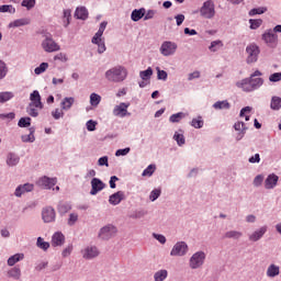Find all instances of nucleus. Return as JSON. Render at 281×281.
<instances>
[{
    "label": "nucleus",
    "instance_id": "nucleus-1",
    "mask_svg": "<svg viewBox=\"0 0 281 281\" xmlns=\"http://www.w3.org/2000/svg\"><path fill=\"white\" fill-rule=\"evenodd\" d=\"M128 71L123 66H115L105 71V78L109 82H124Z\"/></svg>",
    "mask_w": 281,
    "mask_h": 281
},
{
    "label": "nucleus",
    "instance_id": "nucleus-2",
    "mask_svg": "<svg viewBox=\"0 0 281 281\" xmlns=\"http://www.w3.org/2000/svg\"><path fill=\"white\" fill-rule=\"evenodd\" d=\"M246 54H247V58H246V63L248 65H251L254 63H258V56H260V47L257 44H249L246 47Z\"/></svg>",
    "mask_w": 281,
    "mask_h": 281
},
{
    "label": "nucleus",
    "instance_id": "nucleus-3",
    "mask_svg": "<svg viewBox=\"0 0 281 281\" xmlns=\"http://www.w3.org/2000/svg\"><path fill=\"white\" fill-rule=\"evenodd\" d=\"M200 14L204 19H214V14H216V11L214 9V2H212V0L205 1L200 9Z\"/></svg>",
    "mask_w": 281,
    "mask_h": 281
},
{
    "label": "nucleus",
    "instance_id": "nucleus-4",
    "mask_svg": "<svg viewBox=\"0 0 281 281\" xmlns=\"http://www.w3.org/2000/svg\"><path fill=\"white\" fill-rule=\"evenodd\" d=\"M262 41L268 47H271L272 49H274V47H278V34H276L273 30H267L262 34Z\"/></svg>",
    "mask_w": 281,
    "mask_h": 281
},
{
    "label": "nucleus",
    "instance_id": "nucleus-5",
    "mask_svg": "<svg viewBox=\"0 0 281 281\" xmlns=\"http://www.w3.org/2000/svg\"><path fill=\"white\" fill-rule=\"evenodd\" d=\"M203 262H205V252L198 251L190 258L189 265L191 269H199V267H203Z\"/></svg>",
    "mask_w": 281,
    "mask_h": 281
},
{
    "label": "nucleus",
    "instance_id": "nucleus-6",
    "mask_svg": "<svg viewBox=\"0 0 281 281\" xmlns=\"http://www.w3.org/2000/svg\"><path fill=\"white\" fill-rule=\"evenodd\" d=\"M117 234V228L113 225L103 226L99 232V238L102 240H109V238H113Z\"/></svg>",
    "mask_w": 281,
    "mask_h": 281
},
{
    "label": "nucleus",
    "instance_id": "nucleus-7",
    "mask_svg": "<svg viewBox=\"0 0 281 281\" xmlns=\"http://www.w3.org/2000/svg\"><path fill=\"white\" fill-rule=\"evenodd\" d=\"M177 43L175 42H164L160 46V54L162 56H172L177 52Z\"/></svg>",
    "mask_w": 281,
    "mask_h": 281
},
{
    "label": "nucleus",
    "instance_id": "nucleus-8",
    "mask_svg": "<svg viewBox=\"0 0 281 281\" xmlns=\"http://www.w3.org/2000/svg\"><path fill=\"white\" fill-rule=\"evenodd\" d=\"M42 47L44 52H47L48 54H52V52L60 50V46L57 43H55V41L52 37H46L42 42Z\"/></svg>",
    "mask_w": 281,
    "mask_h": 281
},
{
    "label": "nucleus",
    "instance_id": "nucleus-9",
    "mask_svg": "<svg viewBox=\"0 0 281 281\" xmlns=\"http://www.w3.org/2000/svg\"><path fill=\"white\" fill-rule=\"evenodd\" d=\"M57 182L58 180L56 178L44 176L37 181V186H40V188H44V190H52Z\"/></svg>",
    "mask_w": 281,
    "mask_h": 281
},
{
    "label": "nucleus",
    "instance_id": "nucleus-10",
    "mask_svg": "<svg viewBox=\"0 0 281 281\" xmlns=\"http://www.w3.org/2000/svg\"><path fill=\"white\" fill-rule=\"evenodd\" d=\"M186 254H188V244L179 241L171 249L170 256H186Z\"/></svg>",
    "mask_w": 281,
    "mask_h": 281
},
{
    "label": "nucleus",
    "instance_id": "nucleus-11",
    "mask_svg": "<svg viewBox=\"0 0 281 281\" xmlns=\"http://www.w3.org/2000/svg\"><path fill=\"white\" fill-rule=\"evenodd\" d=\"M42 218L44 223H54L56 221V211L52 206H47L42 211Z\"/></svg>",
    "mask_w": 281,
    "mask_h": 281
},
{
    "label": "nucleus",
    "instance_id": "nucleus-12",
    "mask_svg": "<svg viewBox=\"0 0 281 281\" xmlns=\"http://www.w3.org/2000/svg\"><path fill=\"white\" fill-rule=\"evenodd\" d=\"M131 106V103H120L119 105H115L113 109V115L116 117H126L128 113V108Z\"/></svg>",
    "mask_w": 281,
    "mask_h": 281
},
{
    "label": "nucleus",
    "instance_id": "nucleus-13",
    "mask_svg": "<svg viewBox=\"0 0 281 281\" xmlns=\"http://www.w3.org/2000/svg\"><path fill=\"white\" fill-rule=\"evenodd\" d=\"M82 258H85L86 260H91L93 258H98V256H100V251L98 250L97 247L90 246L85 248L82 251Z\"/></svg>",
    "mask_w": 281,
    "mask_h": 281
},
{
    "label": "nucleus",
    "instance_id": "nucleus-14",
    "mask_svg": "<svg viewBox=\"0 0 281 281\" xmlns=\"http://www.w3.org/2000/svg\"><path fill=\"white\" fill-rule=\"evenodd\" d=\"M31 102L29 103V106H36V109H43V101H41V93L38 90H34L30 94Z\"/></svg>",
    "mask_w": 281,
    "mask_h": 281
},
{
    "label": "nucleus",
    "instance_id": "nucleus-15",
    "mask_svg": "<svg viewBox=\"0 0 281 281\" xmlns=\"http://www.w3.org/2000/svg\"><path fill=\"white\" fill-rule=\"evenodd\" d=\"M91 186L92 189L90 191V194H92V196H94V194H98V192H101V190H104V188L106 187V184H104V182H102V180L98 178H93L91 180Z\"/></svg>",
    "mask_w": 281,
    "mask_h": 281
},
{
    "label": "nucleus",
    "instance_id": "nucleus-16",
    "mask_svg": "<svg viewBox=\"0 0 281 281\" xmlns=\"http://www.w3.org/2000/svg\"><path fill=\"white\" fill-rule=\"evenodd\" d=\"M258 76H262V72H260V70H256L250 76V79H249L251 85L255 87V89H260V87H262V85L265 83V80H262V78H260Z\"/></svg>",
    "mask_w": 281,
    "mask_h": 281
},
{
    "label": "nucleus",
    "instance_id": "nucleus-17",
    "mask_svg": "<svg viewBox=\"0 0 281 281\" xmlns=\"http://www.w3.org/2000/svg\"><path fill=\"white\" fill-rule=\"evenodd\" d=\"M278 179L279 177L277 175H269L265 181L266 190H273V188L278 186Z\"/></svg>",
    "mask_w": 281,
    "mask_h": 281
},
{
    "label": "nucleus",
    "instance_id": "nucleus-18",
    "mask_svg": "<svg viewBox=\"0 0 281 281\" xmlns=\"http://www.w3.org/2000/svg\"><path fill=\"white\" fill-rule=\"evenodd\" d=\"M265 234H267V226H262L261 228L255 231L249 236V240H251L252 243H258V240H260V238H262Z\"/></svg>",
    "mask_w": 281,
    "mask_h": 281
},
{
    "label": "nucleus",
    "instance_id": "nucleus-19",
    "mask_svg": "<svg viewBox=\"0 0 281 281\" xmlns=\"http://www.w3.org/2000/svg\"><path fill=\"white\" fill-rule=\"evenodd\" d=\"M122 201H124L123 191H117L116 193L112 194L109 199V203H111V205H120Z\"/></svg>",
    "mask_w": 281,
    "mask_h": 281
},
{
    "label": "nucleus",
    "instance_id": "nucleus-20",
    "mask_svg": "<svg viewBox=\"0 0 281 281\" xmlns=\"http://www.w3.org/2000/svg\"><path fill=\"white\" fill-rule=\"evenodd\" d=\"M34 190V184L26 183L24 186H19L15 189V196H22L25 192H32Z\"/></svg>",
    "mask_w": 281,
    "mask_h": 281
},
{
    "label": "nucleus",
    "instance_id": "nucleus-21",
    "mask_svg": "<svg viewBox=\"0 0 281 281\" xmlns=\"http://www.w3.org/2000/svg\"><path fill=\"white\" fill-rule=\"evenodd\" d=\"M65 244V235L63 233H55L52 237L53 247H60V245Z\"/></svg>",
    "mask_w": 281,
    "mask_h": 281
},
{
    "label": "nucleus",
    "instance_id": "nucleus-22",
    "mask_svg": "<svg viewBox=\"0 0 281 281\" xmlns=\"http://www.w3.org/2000/svg\"><path fill=\"white\" fill-rule=\"evenodd\" d=\"M146 14V9L142 8V9H135L134 11H132L131 14V19L132 21H134L135 23H137V21H140V19H144Z\"/></svg>",
    "mask_w": 281,
    "mask_h": 281
},
{
    "label": "nucleus",
    "instance_id": "nucleus-23",
    "mask_svg": "<svg viewBox=\"0 0 281 281\" xmlns=\"http://www.w3.org/2000/svg\"><path fill=\"white\" fill-rule=\"evenodd\" d=\"M75 16L76 19H80L81 21H86V19L89 18V11H87V8L85 7L77 8Z\"/></svg>",
    "mask_w": 281,
    "mask_h": 281
},
{
    "label": "nucleus",
    "instance_id": "nucleus-24",
    "mask_svg": "<svg viewBox=\"0 0 281 281\" xmlns=\"http://www.w3.org/2000/svg\"><path fill=\"white\" fill-rule=\"evenodd\" d=\"M238 87L243 89V91L250 92V91H256V88L252 86L250 79H244Z\"/></svg>",
    "mask_w": 281,
    "mask_h": 281
},
{
    "label": "nucleus",
    "instance_id": "nucleus-25",
    "mask_svg": "<svg viewBox=\"0 0 281 281\" xmlns=\"http://www.w3.org/2000/svg\"><path fill=\"white\" fill-rule=\"evenodd\" d=\"M23 258H25V255L23 254H15L13 256H11L9 259H8V266L9 267H14V265L16 262H21V260H23Z\"/></svg>",
    "mask_w": 281,
    "mask_h": 281
},
{
    "label": "nucleus",
    "instance_id": "nucleus-26",
    "mask_svg": "<svg viewBox=\"0 0 281 281\" xmlns=\"http://www.w3.org/2000/svg\"><path fill=\"white\" fill-rule=\"evenodd\" d=\"M268 278H276V276H280V267L276 265H270L267 269Z\"/></svg>",
    "mask_w": 281,
    "mask_h": 281
},
{
    "label": "nucleus",
    "instance_id": "nucleus-27",
    "mask_svg": "<svg viewBox=\"0 0 281 281\" xmlns=\"http://www.w3.org/2000/svg\"><path fill=\"white\" fill-rule=\"evenodd\" d=\"M74 102H76V100L71 97L65 98L61 102V109L64 111H69V109H71V106H74Z\"/></svg>",
    "mask_w": 281,
    "mask_h": 281
},
{
    "label": "nucleus",
    "instance_id": "nucleus-28",
    "mask_svg": "<svg viewBox=\"0 0 281 281\" xmlns=\"http://www.w3.org/2000/svg\"><path fill=\"white\" fill-rule=\"evenodd\" d=\"M223 41L216 40L211 42V45L209 46L210 52H218L220 49H223Z\"/></svg>",
    "mask_w": 281,
    "mask_h": 281
},
{
    "label": "nucleus",
    "instance_id": "nucleus-29",
    "mask_svg": "<svg viewBox=\"0 0 281 281\" xmlns=\"http://www.w3.org/2000/svg\"><path fill=\"white\" fill-rule=\"evenodd\" d=\"M9 278H13L14 280L21 279V268L14 267L8 271Z\"/></svg>",
    "mask_w": 281,
    "mask_h": 281
},
{
    "label": "nucleus",
    "instance_id": "nucleus-30",
    "mask_svg": "<svg viewBox=\"0 0 281 281\" xmlns=\"http://www.w3.org/2000/svg\"><path fill=\"white\" fill-rule=\"evenodd\" d=\"M22 25H30V19L24 18V19H19L13 21L10 26L11 27H22Z\"/></svg>",
    "mask_w": 281,
    "mask_h": 281
},
{
    "label": "nucleus",
    "instance_id": "nucleus-31",
    "mask_svg": "<svg viewBox=\"0 0 281 281\" xmlns=\"http://www.w3.org/2000/svg\"><path fill=\"white\" fill-rule=\"evenodd\" d=\"M18 126L20 128H27L29 126H32V119L31 117H21L18 122Z\"/></svg>",
    "mask_w": 281,
    "mask_h": 281
},
{
    "label": "nucleus",
    "instance_id": "nucleus-32",
    "mask_svg": "<svg viewBox=\"0 0 281 281\" xmlns=\"http://www.w3.org/2000/svg\"><path fill=\"white\" fill-rule=\"evenodd\" d=\"M270 106L273 111H280V109H281V98L280 97H272Z\"/></svg>",
    "mask_w": 281,
    "mask_h": 281
},
{
    "label": "nucleus",
    "instance_id": "nucleus-33",
    "mask_svg": "<svg viewBox=\"0 0 281 281\" xmlns=\"http://www.w3.org/2000/svg\"><path fill=\"white\" fill-rule=\"evenodd\" d=\"M231 104L229 102H227V100L225 101H217L213 104V108L216 110V111H221L223 109H229Z\"/></svg>",
    "mask_w": 281,
    "mask_h": 281
},
{
    "label": "nucleus",
    "instance_id": "nucleus-34",
    "mask_svg": "<svg viewBox=\"0 0 281 281\" xmlns=\"http://www.w3.org/2000/svg\"><path fill=\"white\" fill-rule=\"evenodd\" d=\"M43 109L36 108V105H27L26 113L31 115V117H38V111H42Z\"/></svg>",
    "mask_w": 281,
    "mask_h": 281
},
{
    "label": "nucleus",
    "instance_id": "nucleus-35",
    "mask_svg": "<svg viewBox=\"0 0 281 281\" xmlns=\"http://www.w3.org/2000/svg\"><path fill=\"white\" fill-rule=\"evenodd\" d=\"M168 278V270H159L154 274L155 281H164Z\"/></svg>",
    "mask_w": 281,
    "mask_h": 281
},
{
    "label": "nucleus",
    "instance_id": "nucleus-36",
    "mask_svg": "<svg viewBox=\"0 0 281 281\" xmlns=\"http://www.w3.org/2000/svg\"><path fill=\"white\" fill-rule=\"evenodd\" d=\"M20 158L16 156V154H9L7 157V164L8 166H16L19 164Z\"/></svg>",
    "mask_w": 281,
    "mask_h": 281
},
{
    "label": "nucleus",
    "instance_id": "nucleus-37",
    "mask_svg": "<svg viewBox=\"0 0 281 281\" xmlns=\"http://www.w3.org/2000/svg\"><path fill=\"white\" fill-rule=\"evenodd\" d=\"M49 68V64L47 63H42L38 67H36L34 69V74L36 76H41V74H45V71H47V69Z\"/></svg>",
    "mask_w": 281,
    "mask_h": 281
},
{
    "label": "nucleus",
    "instance_id": "nucleus-38",
    "mask_svg": "<svg viewBox=\"0 0 281 281\" xmlns=\"http://www.w3.org/2000/svg\"><path fill=\"white\" fill-rule=\"evenodd\" d=\"M102 101V97H100L98 93H91L90 95V104L91 106H98L100 102Z\"/></svg>",
    "mask_w": 281,
    "mask_h": 281
},
{
    "label": "nucleus",
    "instance_id": "nucleus-39",
    "mask_svg": "<svg viewBox=\"0 0 281 281\" xmlns=\"http://www.w3.org/2000/svg\"><path fill=\"white\" fill-rule=\"evenodd\" d=\"M224 236L225 238H234L235 240H238V238L243 236V233L238 231H229V232H226Z\"/></svg>",
    "mask_w": 281,
    "mask_h": 281
},
{
    "label": "nucleus",
    "instance_id": "nucleus-40",
    "mask_svg": "<svg viewBox=\"0 0 281 281\" xmlns=\"http://www.w3.org/2000/svg\"><path fill=\"white\" fill-rule=\"evenodd\" d=\"M8 76V65H5V61L0 59V80H3Z\"/></svg>",
    "mask_w": 281,
    "mask_h": 281
},
{
    "label": "nucleus",
    "instance_id": "nucleus-41",
    "mask_svg": "<svg viewBox=\"0 0 281 281\" xmlns=\"http://www.w3.org/2000/svg\"><path fill=\"white\" fill-rule=\"evenodd\" d=\"M193 128H203V117L198 116L191 121Z\"/></svg>",
    "mask_w": 281,
    "mask_h": 281
},
{
    "label": "nucleus",
    "instance_id": "nucleus-42",
    "mask_svg": "<svg viewBox=\"0 0 281 281\" xmlns=\"http://www.w3.org/2000/svg\"><path fill=\"white\" fill-rule=\"evenodd\" d=\"M14 98V94L12 92H0V102H8L9 100H12Z\"/></svg>",
    "mask_w": 281,
    "mask_h": 281
},
{
    "label": "nucleus",
    "instance_id": "nucleus-43",
    "mask_svg": "<svg viewBox=\"0 0 281 281\" xmlns=\"http://www.w3.org/2000/svg\"><path fill=\"white\" fill-rule=\"evenodd\" d=\"M0 12H9V14H14V12H16V9L12 7V4H4L0 7Z\"/></svg>",
    "mask_w": 281,
    "mask_h": 281
},
{
    "label": "nucleus",
    "instance_id": "nucleus-44",
    "mask_svg": "<svg viewBox=\"0 0 281 281\" xmlns=\"http://www.w3.org/2000/svg\"><path fill=\"white\" fill-rule=\"evenodd\" d=\"M36 138L34 137V128H30V134L29 135H22V142L24 143H32Z\"/></svg>",
    "mask_w": 281,
    "mask_h": 281
},
{
    "label": "nucleus",
    "instance_id": "nucleus-45",
    "mask_svg": "<svg viewBox=\"0 0 281 281\" xmlns=\"http://www.w3.org/2000/svg\"><path fill=\"white\" fill-rule=\"evenodd\" d=\"M184 115L182 112H178L176 114H172L169 117V122H171L172 124L177 123V122H181V120H183Z\"/></svg>",
    "mask_w": 281,
    "mask_h": 281
},
{
    "label": "nucleus",
    "instance_id": "nucleus-46",
    "mask_svg": "<svg viewBox=\"0 0 281 281\" xmlns=\"http://www.w3.org/2000/svg\"><path fill=\"white\" fill-rule=\"evenodd\" d=\"M37 247L40 249H43L44 251H47L49 249V243L43 240V237L37 238Z\"/></svg>",
    "mask_w": 281,
    "mask_h": 281
},
{
    "label": "nucleus",
    "instance_id": "nucleus-47",
    "mask_svg": "<svg viewBox=\"0 0 281 281\" xmlns=\"http://www.w3.org/2000/svg\"><path fill=\"white\" fill-rule=\"evenodd\" d=\"M142 80H149L150 76H153V68H147L139 72Z\"/></svg>",
    "mask_w": 281,
    "mask_h": 281
},
{
    "label": "nucleus",
    "instance_id": "nucleus-48",
    "mask_svg": "<svg viewBox=\"0 0 281 281\" xmlns=\"http://www.w3.org/2000/svg\"><path fill=\"white\" fill-rule=\"evenodd\" d=\"M173 139L177 142L178 146H183L186 144V137L183 134L175 133Z\"/></svg>",
    "mask_w": 281,
    "mask_h": 281
},
{
    "label": "nucleus",
    "instance_id": "nucleus-49",
    "mask_svg": "<svg viewBox=\"0 0 281 281\" xmlns=\"http://www.w3.org/2000/svg\"><path fill=\"white\" fill-rule=\"evenodd\" d=\"M71 210V205L66 204V203H60L58 205V212L60 214H67V212H69Z\"/></svg>",
    "mask_w": 281,
    "mask_h": 281
},
{
    "label": "nucleus",
    "instance_id": "nucleus-50",
    "mask_svg": "<svg viewBox=\"0 0 281 281\" xmlns=\"http://www.w3.org/2000/svg\"><path fill=\"white\" fill-rule=\"evenodd\" d=\"M265 12H267V8L261 7V8L250 10L249 15L250 16H256V14H265Z\"/></svg>",
    "mask_w": 281,
    "mask_h": 281
},
{
    "label": "nucleus",
    "instance_id": "nucleus-51",
    "mask_svg": "<svg viewBox=\"0 0 281 281\" xmlns=\"http://www.w3.org/2000/svg\"><path fill=\"white\" fill-rule=\"evenodd\" d=\"M155 165H149L144 171L143 177H153V173L155 172Z\"/></svg>",
    "mask_w": 281,
    "mask_h": 281
},
{
    "label": "nucleus",
    "instance_id": "nucleus-52",
    "mask_svg": "<svg viewBox=\"0 0 281 281\" xmlns=\"http://www.w3.org/2000/svg\"><path fill=\"white\" fill-rule=\"evenodd\" d=\"M94 45H98L99 54H104V52H106V45L104 44V41L98 40V43H94Z\"/></svg>",
    "mask_w": 281,
    "mask_h": 281
},
{
    "label": "nucleus",
    "instance_id": "nucleus-53",
    "mask_svg": "<svg viewBox=\"0 0 281 281\" xmlns=\"http://www.w3.org/2000/svg\"><path fill=\"white\" fill-rule=\"evenodd\" d=\"M36 5V0H23L22 1V7L27 8V10H32Z\"/></svg>",
    "mask_w": 281,
    "mask_h": 281
},
{
    "label": "nucleus",
    "instance_id": "nucleus-54",
    "mask_svg": "<svg viewBox=\"0 0 281 281\" xmlns=\"http://www.w3.org/2000/svg\"><path fill=\"white\" fill-rule=\"evenodd\" d=\"M160 195H161V190L155 189L150 192L149 199L150 201H157V199H159Z\"/></svg>",
    "mask_w": 281,
    "mask_h": 281
},
{
    "label": "nucleus",
    "instance_id": "nucleus-55",
    "mask_svg": "<svg viewBox=\"0 0 281 281\" xmlns=\"http://www.w3.org/2000/svg\"><path fill=\"white\" fill-rule=\"evenodd\" d=\"M251 30H258L262 25V20H250Z\"/></svg>",
    "mask_w": 281,
    "mask_h": 281
},
{
    "label": "nucleus",
    "instance_id": "nucleus-56",
    "mask_svg": "<svg viewBox=\"0 0 281 281\" xmlns=\"http://www.w3.org/2000/svg\"><path fill=\"white\" fill-rule=\"evenodd\" d=\"M86 126H87V131L93 132L95 131V126H98V123L93 120H90L87 122Z\"/></svg>",
    "mask_w": 281,
    "mask_h": 281
},
{
    "label": "nucleus",
    "instance_id": "nucleus-57",
    "mask_svg": "<svg viewBox=\"0 0 281 281\" xmlns=\"http://www.w3.org/2000/svg\"><path fill=\"white\" fill-rule=\"evenodd\" d=\"M234 128H235V131H241V135H245V131H247L245 128V123H243V122L235 123Z\"/></svg>",
    "mask_w": 281,
    "mask_h": 281
},
{
    "label": "nucleus",
    "instance_id": "nucleus-58",
    "mask_svg": "<svg viewBox=\"0 0 281 281\" xmlns=\"http://www.w3.org/2000/svg\"><path fill=\"white\" fill-rule=\"evenodd\" d=\"M155 14H157V11H155V10H148V11L145 13L144 21H150V19H154V18H155Z\"/></svg>",
    "mask_w": 281,
    "mask_h": 281
},
{
    "label": "nucleus",
    "instance_id": "nucleus-59",
    "mask_svg": "<svg viewBox=\"0 0 281 281\" xmlns=\"http://www.w3.org/2000/svg\"><path fill=\"white\" fill-rule=\"evenodd\" d=\"M270 82H280L281 72H274L269 77Z\"/></svg>",
    "mask_w": 281,
    "mask_h": 281
},
{
    "label": "nucleus",
    "instance_id": "nucleus-60",
    "mask_svg": "<svg viewBox=\"0 0 281 281\" xmlns=\"http://www.w3.org/2000/svg\"><path fill=\"white\" fill-rule=\"evenodd\" d=\"M52 115H53L54 120H60V117H63V115H65V113H63V110L56 109L55 111L52 112Z\"/></svg>",
    "mask_w": 281,
    "mask_h": 281
},
{
    "label": "nucleus",
    "instance_id": "nucleus-61",
    "mask_svg": "<svg viewBox=\"0 0 281 281\" xmlns=\"http://www.w3.org/2000/svg\"><path fill=\"white\" fill-rule=\"evenodd\" d=\"M102 34H104V31H99L95 33V35L92 37V43H99L98 41H102Z\"/></svg>",
    "mask_w": 281,
    "mask_h": 281
},
{
    "label": "nucleus",
    "instance_id": "nucleus-62",
    "mask_svg": "<svg viewBox=\"0 0 281 281\" xmlns=\"http://www.w3.org/2000/svg\"><path fill=\"white\" fill-rule=\"evenodd\" d=\"M158 69V72H157V77H158V80H168V72H166L165 70H159Z\"/></svg>",
    "mask_w": 281,
    "mask_h": 281
},
{
    "label": "nucleus",
    "instance_id": "nucleus-63",
    "mask_svg": "<svg viewBox=\"0 0 281 281\" xmlns=\"http://www.w3.org/2000/svg\"><path fill=\"white\" fill-rule=\"evenodd\" d=\"M54 60H61V63H67L68 58L65 53H59L54 57Z\"/></svg>",
    "mask_w": 281,
    "mask_h": 281
},
{
    "label": "nucleus",
    "instance_id": "nucleus-64",
    "mask_svg": "<svg viewBox=\"0 0 281 281\" xmlns=\"http://www.w3.org/2000/svg\"><path fill=\"white\" fill-rule=\"evenodd\" d=\"M77 221H78V214L72 213L69 215L68 225H74L77 223Z\"/></svg>",
    "mask_w": 281,
    "mask_h": 281
}]
</instances>
